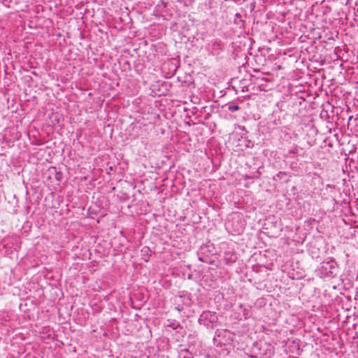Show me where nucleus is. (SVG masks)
Instances as JSON below:
<instances>
[{"instance_id":"obj_4","label":"nucleus","mask_w":358,"mask_h":358,"mask_svg":"<svg viewBox=\"0 0 358 358\" xmlns=\"http://www.w3.org/2000/svg\"><path fill=\"white\" fill-rule=\"evenodd\" d=\"M274 354V349L271 345H268L266 352L263 355L264 358H271Z\"/></svg>"},{"instance_id":"obj_2","label":"nucleus","mask_w":358,"mask_h":358,"mask_svg":"<svg viewBox=\"0 0 358 358\" xmlns=\"http://www.w3.org/2000/svg\"><path fill=\"white\" fill-rule=\"evenodd\" d=\"M237 255L234 251L228 250L224 252V260L228 265H231L237 260Z\"/></svg>"},{"instance_id":"obj_6","label":"nucleus","mask_w":358,"mask_h":358,"mask_svg":"<svg viewBox=\"0 0 358 358\" xmlns=\"http://www.w3.org/2000/svg\"><path fill=\"white\" fill-rule=\"evenodd\" d=\"M178 324H177V325H176V327H173V329H177V327H178Z\"/></svg>"},{"instance_id":"obj_5","label":"nucleus","mask_w":358,"mask_h":358,"mask_svg":"<svg viewBox=\"0 0 358 358\" xmlns=\"http://www.w3.org/2000/svg\"><path fill=\"white\" fill-rule=\"evenodd\" d=\"M228 110L231 112H235L239 110V106L236 104H231L228 106Z\"/></svg>"},{"instance_id":"obj_3","label":"nucleus","mask_w":358,"mask_h":358,"mask_svg":"<svg viewBox=\"0 0 358 358\" xmlns=\"http://www.w3.org/2000/svg\"><path fill=\"white\" fill-rule=\"evenodd\" d=\"M223 48V44L221 41L215 39L212 42L211 50L212 52L218 54Z\"/></svg>"},{"instance_id":"obj_1","label":"nucleus","mask_w":358,"mask_h":358,"mask_svg":"<svg viewBox=\"0 0 358 358\" xmlns=\"http://www.w3.org/2000/svg\"><path fill=\"white\" fill-rule=\"evenodd\" d=\"M338 265L333 257H328L321 263L320 271L326 277H334L337 274Z\"/></svg>"}]
</instances>
